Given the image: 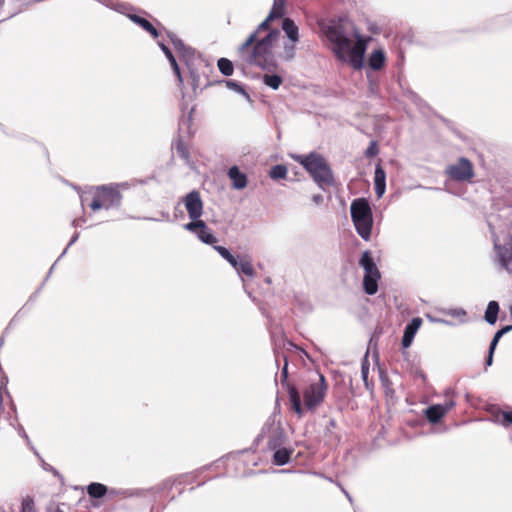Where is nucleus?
I'll list each match as a JSON object with an SVG mask.
<instances>
[{"label": "nucleus", "instance_id": "nucleus-1", "mask_svg": "<svg viewBox=\"0 0 512 512\" xmlns=\"http://www.w3.org/2000/svg\"><path fill=\"white\" fill-rule=\"evenodd\" d=\"M272 21L268 15L238 47V55L245 63L267 71L277 68L273 47L280 37V31L270 28Z\"/></svg>", "mask_w": 512, "mask_h": 512}, {"label": "nucleus", "instance_id": "nucleus-2", "mask_svg": "<svg viewBox=\"0 0 512 512\" xmlns=\"http://www.w3.org/2000/svg\"><path fill=\"white\" fill-rule=\"evenodd\" d=\"M321 33L332 44L335 57L344 63H349L354 69L363 67L364 48L355 46L347 31L346 17H332L317 21Z\"/></svg>", "mask_w": 512, "mask_h": 512}, {"label": "nucleus", "instance_id": "nucleus-3", "mask_svg": "<svg viewBox=\"0 0 512 512\" xmlns=\"http://www.w3.org/2000/svg\"><path fill=\"white\" fill-rule=\"evenodd\" d=\"M293 159L303 166L320 188L334 185L332 169L321 154L310 152L308 155H295Z\"/></svg>", "mask_w": 512, "mask_h": 512}, {"label": "nucleus", "instance_id": "nucleus-4", "mask_svg": "<svg viewBox=\"0 0 512 512\" xmlns=\"http://www.w3.org/2000/svg\"><path fill=\"white\" fill-rule=\"evenodd\" d=\"M350 214L356 232L363 240L368 241L373 227V214L369 201L364 197L354 199L350 205Z\"/></svg>", "mask_w": 512, "mask_h": 512}, {"label": "nucleus", "instance_id": "nucleus-5", "mask_svg": "<svg viewBox=\"0 0 512 512\" xmlns=\"http://www.w3.org/2000/svg\"><path fill=\"white\" fill-rule=\"evenodd\" d=\"M359 265L364 270L363 288L365 293L368 295L376 294L381 274L370 251L362 253Z\"/></svg>", "mask_w": 512, "mask_h": 512}, {"label": "nucleus", "instance_id": "nucleus-6", "mask_svg": "<svg viewBox=\"0 0 512 512\" xmlns=\"http://www.w3.org/2000/svg\"><path fill=\"white\" fill-rule=\"evenodd\" d=\"M264 438H267V449L270 451L284 446L287 442V436L283 428L275 422L273 417H269L265 422L260 434L255 438V444L258 445Z\"/></svg>", "mask_w": 512, "mask_h": 512}, {"label": "nucleus", "instance_id": "nucleus-7", "mask_svg": "<svg viewBox=\"0 0 512 512\" xmlns=\"http://www.w3.org/2000/svg\"><path fill=\"white\" fill-rule=\"evenodd\" d=\"M327 384L325 377L318 374L317 380H312L308 387L303 391V402L308 410H313L319 406L326 394Z\"/></svg>", "mask_w": 512, "mask_h": 512}, {"label": "nucleus", "instance_id": "nucleus-8", "mask_svg": "<svg viewBox=\"0 0 512 512\" xmlns=\"http://www.w3.org/2000/svg\"><path fill=\"white\" fill-rule=\"evenodd\" d=\"M284 359V365L281 370V381L283 387L286 389V392L289 396V401L291 403L292 409L297 413L299 416L303 413V407H302V401H301V394L299 390L291 383L287 381L288 378V359L285 355H283Z\"/></svg>", "mask_w": 512, "mask_h": 512}, {"label": "nucleus", "instance_id": "nucleus-9", "mask_svg": "<svg viewBox=\"0 0 512 512\" xmlns=\"http://www.w3.org/2000/svg\"><path fill=\"white\" fill-rule=\"evenodd\" d=\"M446 174L456 181H468L474 176L472 163L467 158L461 157L455 164L447 166Z\"/></svg>", "mask_w": 512, "mask_h": 512}, {"label": "nucleus", "instance_id": "nucleus-10", "mask_svg": "<svg viewBox=\"0 0 512 512\" xmlns=\"http://www.w3.org/2000/svg\"><path fill=\"white\" fill-rule=\"evenodd\" d=\"M184 206L191 219L190 222H198L201 221L200 217L203 214V201L201 199L200 193L197 190L190 191L184 197Z\"/></svg>", "mask_w": 512, "mask_h": 512}, {"label": "nucleus", "instance_id": "nucleus-11", "mask_svg": "<svg viewBox=\"0 0 512 512\" xmlns=\"http://www.w3.org/2000/svg\"><path fill=\"white\" fill-rule=\"evenodd\" d=\"M97 191L101 192V197L106 210L119 208L122 203V194L113 184L97 186Z\"/></svg>", "mask_w": 512, "mask_h": 512}, {"label": "nucleus", "instance_id": "nucleus-12", "mask_svg": "<svg viewBox=\"0 0 512 512\" xmlns=\"http://www.w3.org/2000/svg\"><path fill=\"white\" fill-rule=\"evenodd\" d=\"M184 229L196 234L197 238L204 244L214 246L217 242V238L203 220L188 222L184 225Z\"/></svg>", "mask_w": 512, "mask_h": 512}, {"label": "nucleus", "instance_id": "nucleus-13", "mask_svg": "<svg viewBox=\"0 0 512 512\" xmlns=\"http://www.w3.org/2000/svg\"><path fill=\"white\" fill-rule=\"evenodd\" d=\"M422 324V319L420 317H414L412 320L405 326L403 336L401 339V345L403 348H408L411 346L415 334Z\"/></svg>", "mask_w": 512, "mask_h": 512}, {"label": "nucleus", "instance_id": "nucleus-14", "mask_svg": "<svg viewBox=\"0 0 512 512\" xmlns=\"http://www.w3.org/2000/svg\"><path fill=\"white\" fill-rule=\"evenodd\" d=\"M227 175L231 180L232 187L236 190H242L247 186V175L242 172L238 166L233 165L228 169Z\"/></svg>", "mask_w": 512, "mask_h": 512}, {"label": "nucleus", "instance_id": "nucleus-15", "mask_svg": "<svg viewBox=\"0 0 512 512\" xmlns=\"http://www.w3.org/2000/svg\"><path fill=\"white\" fill-rule=\"evenodd\" d=\"M273 451L272 462L276 466H284L290 462L291 455L294 452V448L286 447L285 445L276 448Z\"/></svg>", "mask_w": 512, "mask_h": 512}, {"label": "nucleus", "instance_id": "nucleus-16", "mask_svg": "<svg viewBox=\"0 0 512 512\" xmlns=\"http://www.w3.org/2000/svg\"><path fill=\"white\" fill-rule=\"evenodd\" d=\"M374 188L379 198L383 196L386 190V172L380 164L375 166Z\"/></svg>", "mask_w": 512, "mask_h": 512}, {"label": "nucleus", "instance_id": "nucleus-17", "mask_svg": "<svg viewBox=\"0 0 512 512\" xmlns=\"http://www.w3.org/2000/svg\"><path fill=\"white\" fill-rule=\"evenodd\" d=\"M127 17L148 32L153 38L156 39L159 36L158 30L146 18L137 14H127Z\"/></svg>", "mask_w": 512, "mask_h": 512}, {"label": "nucleus", "instance_id": "nucleus-18", "mask_svg": "<svg viewBox=\"0 0 512 512\" xmlns=\"http://www.w3.org/2000/svg\"><path fill=\"white\" fill-rule=\"evenodd\" d=\"M445 416V409L442 408L441 404H433L426 408L425 417L432 423H438Z\"/></svg>", "mask_w": 512, "mask_h": 512}, {"label": "nucleus", "instance_id": "nucleus-19", "mask_svg": "<svg viewBox=\"0 0 512 512\" xmlns=\"http://www.w3.org/2000/svg\"><path fill=\"white\" fill-rule=\"evenodd\" d=\"M282 29L285 32L286 36L292 42H297L299 40V29L295 24L294 20L291 18H284L282 21Z\"/></svg>", "mask_w": 512, "mask_h": 512}, {"label": "nucleus", "instance_id": "nucleus-20", "mask_svg": "<svg viewBox=\"0 0 512 512\" xmlns=\"http://www.w3.org/2000/svg\"><path fill=\"white\" fill-rule=\"evenodd\" d=\"M385 53L381 49L374 50L369 59H368V65L371 69L378 71L380 70L384 64H385Z\"/></svg>", "mask_w": 512, "mask_h": 512}, {"label": "nucleus", "instance_id": "nucleus-21", "mask_svg": "<svg viewBox=\"0 0 512 512\" xmlns=\"http://www.w3.org/2000/svg\"><path fill=\"white\" fill-rule=\"evenodd\" d=\"M499 311H500L499 303L495 300L490 301L485 310V314H484L485 321L490 325H494L498 319Z\"/></svg>", "mask_w": 512, "mask_h": 512}, {"label": "nucleus", "instance_id": "nucleus-22", "mask_svg": "<svg viewBox=\"0 0 512 512\" xmlns=\"http://www.w3.org/2000/svg\"><path fill=\"white\" fill-rule=\"evenodd\" d=\"M172 149L175 150L177 155L183 159L185 162H189L190 160V153L187 144L182 140L181 136H178L173 142H172Z\"/></svg>", "mask_w": 512, "mask_h": 512}, {"label": "nucleus", "instance_id": "nucleus-23", "mask_svg": "<svg viewBox=\"0 0 512 512\" xmlns=\"http://www.w3.org/2000/svg\"><path fill=\"white\" fill-rule=\"evenodd\" d=\"M87 494L94 499H100L103 498L107 492L108 488L106 485L98 482H92L90 483L87 488Z\"/></svg>", "mask_w": 512, "mask_h": 512}, {"label": "nucleus", "instance_id": "nucleus-24", "mask_svg": "<svg viewBox=\"0 0 512 512\" xmlns=\"http://www.w3.org/2000/svg\"><path fill=\"white\" fill-rule=\"evenodd\" d=\"M156 488L149 489L134 488V489H119L118 494L123 498L130 497H145L148 493H155Z\"/></svg>", "mask_w": 512, "mask_h": 512}, {"label": "nucleus", "instance_id": "nucleus-25", "mask_svg": "<svg viewBox=\"0 0 512 512\" xmlns=\"http://www.w3.org/2000/svg\"><path fill=\"white\" fill-rule=\"evenodd\" d=\"M214 250L219 253V255L225 259L234 269H237L238 266V258L235 257L226 247L214 245Z\"/></svg>", "mask_w": 512, "mask_h": 512}, {"label": "nucleus", "instance_id": "nucleus-26", "mask_svg": "<svg viewBox=\"0 0 512 512\" xmlns=\"http://www.w3.org/2000/svg\"><path fill=\"white\" fill-rule=\"evenodd\" d=\"M238 274H243L247 277H254L255 276V270L253 268V265L251 262L247 259H241L238 261L237 269H235Z\"/></svg>", "mask_w": 512, "mask_h": 512}, {"label": "nucleus", "instance_id": "nucleus-27", "mask_svg": "<svg viewBox=\"0 0 512 512\" xmlns=\"http://www.w3.org/2000/svg\"><path fill=\"white\" fill-rule=\"evenodd\" d=\"M218 83H225L226 87L238 94L243 95L247 100H250V95L246 92L242 84L235 80H221Z\"/></svg>", "mask_w": 512, "mask_h": 512}, {"label": "nucleus", "instance_id": "nucleus-28", "mask_svg": "<svg viewBox=\"0 0 512 512\" xmlns=\"http://www.w3.org/2000/svg\"><path fill=\"white\" fill-rule=\"evenodd\" d=\"M282 81V77L277 74H265L263 76V83L273 90H277L282 84Z\"/></svg>", "mask_w": 512, "mask_h": 512}, {"label": "nucleus", "instance_id": "nucleus-29", "mask_svg": "<svg viewBox=\"0 0 512 512\" xmlns=\"http://www.w3.org/2000/svg\"><path fill=\"white\" fill-rule=\"evenodd\" d=\"M218 69L224 76H231L234 72V65L232 61L227 58H220L218 60Z\"/></svg>", "mask_w": 512, "mask_h": 512}, {"label": "nucleus", "instance_id": "nucleus-30", "mask_svg": "<svg viewBox=\"0 0 512 512\" xmlns=\"http://www.w3.org/2000/svg\"><path fill=\"white\" fill-rule=\"evenodd\" d=\"M287 175V167L282 164L272 166L269 171V176L273 180L284 179Z\"/></svg>", "mask_w": 512, "mask_h": 512}, {"label": "nucleus", "instance_id": "nucleus-31", "mask_svg": "<svg viewBox=\"0 0 512 512\" xmlns=\"http://www.w3.org/2000/svg\"><path fill=\"white\" fill-rule=\"evenodd\" d=\"M269 19H279L284 15V3L282 0H274L271 11L269 12Z\"/></svg>", "mask_w": 512, "mask_h": 512}, {"label": "nucleus", "instance_id": "nucleus-32", "mask_svg": "<svg viewBox=\"0 0 512 512\" xmlns=\"http://www.w3.org/2000/svg\"><path fill=\"white\" fill-rule=\"evenodd\" d=\"M400 88L403 91V95L407 97L409 100H411L416 105H420L422 102V99L420 96L414 92L409 86L404 85L401 81L399 82Z\"/></svg>", "mask_w": 512, "mask_h": 512}, {"label": "nucleus", "instance_id": "nucleus-33", "mask_svg": "<svg viewBox=\"0 0 512 512\" xmlns=\"http://www.w3.org/2000/svg\"><path fill=\"white\" fill-rule=\"evenodd\" d=\"M496 422L500 423L503 427H509L512 425V412L511 411H499L495 414Z\"/></svg>", "mask_w": 512, "mask_h": 512}, {"label": "nucleus", "instance_id": "nucleus-34", "mask_svg": "<svg viewBox=\"0 0 512 512\" xmlns=\"http://www.w3.org/2000/svg\"><path fill=\"white\" fill-rule=\"evenodd\" d=\"M511 330H512V325H506V326H503L502 328H500L494 334L489 346L496 348L498 345V342L500 341V339H502V336H504L506 333L510 332Z\"/></svg>", "mask_w": 512, "mask_h": 512}, {"label": "nucleus", "instance_id": "nucleus-35", "mask_svg": "<svg viewBox=\"0 0 512 512\" xmlns=\"http://www.w3.org/2000/svg\"><path fill=\"white\" fill-rule=\"evenodd\" d=\"M195 50L187 45H185V49L178 52L179 57L182 61L185 62L187 67H191L190 62L194 57Z\"/></svg>", "mask_w": 512, "mask_h": 512}, {"label": "nucleus", "instance_id": "nucleus-36", "mask_svg": "<svg viewBox=\"0 0 512 512\" xmlns=\"http://www.w3.org/2000/svg\"><path fill=\"white\" fill-rule=\"evenodd\" d=\"M20 512H37L34 499L31 496L22 499Z\"/></svg>", "mask_w": 512, "mask_h": 512}, {"label": "nucleus", "instance_id": "nucleus-37", "mask_svg": "<svg viewBox=\"0 0 512 512\" xmlns=\"http://www.w3.org/2000/svg\"><path fill=\"white\" fill-rule=\"evenodd\" d=\"M158 46L162 50V52L165 54L167 60L169 61L170 65H174L177 63L176 58L174 57L172 51L169 49L167 45H165L163 42H158Z\"/></svg>", "mask_w": 512, "mask_h": 512}, {"label": "nucleus", "instance_id": "nucleus-38", "mask_svg": "<svg viewBox=\"0 0 512 512\" xmlns=\"http://www.w3.org/2000/svg\"><path fill=\"white\" fill-rule=\"evenodd\" d=\"M189 69V74H190V78H191V85H192V88L194 91H196L198 88H200L201 86V82H200V76L199 74L194 70L192 69L191 67L188 68Z\"/></svg>", "mask_w": 512, "mask_h": 512}, {"label": "nucleus", "instance_id": "nucleus-39", "mask_svg": "<svg viewBox=\"0 0 512 512\" xmlns=\"http://www.w3.org/2000/svg\"><path fill=\"white\" fill-rule=\"evenodd\" d=\"M168 37L170 38L177 53L180 52L181 50L185 49L184 42L181 39H179L176 35H174L172 33H168Z\"/></svg>", "mask_w": 512, "mask_h": 512}, {"label": "nucleus", "instance_id": "nucleus-40", "mask_svg": "<svg viewBox=\"0 0 512 512\" xmlns=\"http://www.w3.org/2000/svg\"><path fill=\"white\" fill-rule=\"evenodd\" d=\"M367 355H368V351L366 352V355L362 361V364H361V376L365 382L366 385H368L367 383V377H368V373H369V363H368V360H367Z\"/></svg>", "mask_w": 512, "mask_h": 512}, {"label": "nucleus", "instance_id": "nucleus-41", "mask_svg": "<svg viewBox=\"0 0 512 512\" xmlns=\"http://www.w3.org/2000/svg\"><path fill=\"white\" fill-rule=\"evenodd\" d=\"M0 375H1V380H0V406H1L3 393L8 394V391H7L8 377L4 373H2Z\"/></svg>", "mask_w": 512, "mask_h": 512}, {"label": "nucleus", "instance_id": "nucleus-42", "mask_svg": "<svg viewBox=\"0 0 512 512\" xmlns=\"http://www.w3.org/2000/svg\"><path fill=\"white\" fill-rule=\"evenodd\" d=\"M378 152H379V150H378L377 142L371 141L365 151V156L366 157H374L378 154Z\"/></svg>", "mask_w": 512, "mask_h": 512}, {"label": "nucleus", "instance_id": "nucleus-43", "mask_svg": "<svg viewBox=\"0 0 512 512\" xmlns=\"http://www.w3.org/2000/svg\"><path fill=\"white\" fill-rule=\"evenodd\" d=\"M447 315L452 317H465L467 315L466 311L463 308H455L449 309L445 312Z\"/></svg>", "mask_w": 512, "mask_h": 512}, {"label": "nucleus", "instance_id": "nucleus-44", "mask_svg": "<svg viewBox=\"0 0 512 512\" xmlns=\"http://www.w3.org/2000/svg\"><path fill=\"white\" fill-rule=\"evenodd\" d=\"M294 51H295V47L293 44H286L284 46V54H285V58L287 60H291L294 58Z\"/></svg>", "mask_w": 512, "mask_h": 512}, {"label": "nucleus", "instance_id": "nucleus-45", "mask_svg": "<svg viewBox=\"0 0 512 512\" xmlns=\"http://www.w3.org/2000/svg\"><path fill=\"white\" fill-rule=\"evenodd\" d=\"M90 208L94 211L104 208L103 200H100L99 197H94L90 204Z\"/></svg>", "mask_w": 512, "mask_h": 512}, {"label": "nucleus", "instance_id": "nucleus-46", "mask_svg": "<svg viewBox=\"0 0 512 512\" xmlns=\"http://www.w3.org/2000/svg\"><path fill=\"white\" fill-rule=\"evenodd\" d=\"M495 349L496 348H493L491 346H489L488 348V354H487V357L485 359V366L486 367H489L492 365L493 363V356H494V352H495Z\"/></svg>", "mask_w": 512, "mask_h": 512}, {"label": "nucleus", "instance_id": "nucleus-47", "mask_svg": "<svg viewBox=\"0 0 512 512\" xmlns=\"http://www.w3.org/2000/svg\"><path fill=\"white\" fill-rule=\"evenodd\" d=\"M171 68H172L175 76L177 77L179 84L182 85L183 84V77H182V74H181L180 67H179L178 63H175L174 65H172Z\"/></svg>", "mask_w": 512, "mask_h": 512}, {"label": "nucleus", "instance_id": "nucleus-48", "mask_svg": "<svg viewBox=\"0 0 512 512\" xmlns=\"http://www.w3.org/2000/svg\"><path fill=\"white\" fill-rule=\"evenodd\" d=\"M78 238H79V234H78L77 232H75V233L73 234V236L71 237V239H70V241H69L68 245H67V246H66V248L64 249V251H63V252L61 253V255L58 257V260H59L60 258H62V257L66 254V252H67L68 248H69L71 245H73V244L78 240Z\"/></svg>", "mask_w": 512, "mask_h": 512}, {"label": "nucleus", "instance_id": "nucleus-49", "mask_svg": "<svg viewBox=\"0 0 512 512\" xmlns=\"http://www.w3.org/2000/svg\"><path fill=\"white\" fill-rule=\"evenodd\" d=\"M17 431H18L19 436L24 438L28 443L30 442L29 436L27 435V433L24 430L22 425L18 424Z\"/></svg>", "mask_w": 512, "mask_h": 512}, {"label": "nucleus", "instance_id": "nucleus-50", "mask_svg": "<svg viewBox=\"0 0 512 512\" xmlns=\"http://www.w3.org/2000/svg\"><path fill=\"white\" fill-rule=\"evenodd\" d=\"M456 405L454 400H448L444 404H441L442 408L445 409V414Z\"/></svg>", "mask_w": 512, "mask_h": 512}, {"label": "nucleus", "instance_id": "nucleus-51", "mask_svg": "<svg viewBox=\"0 0 512 512\" xmlns=\"http://www.w3.org/2000/svg\"><path fill=\"white\" fill-rule=\"evenodd\" d=\"M42 466H43L44 470L53 473V475H55V476H60L59 472L53 466H51V465H49V464H47L45 462H43Z\"/></svg>", "mask_w": 512, "mask_h": 512}, {"label": "nucleus", "instance_id": "nucleus-52", "mask_svg": "<svg viewBox=\"0 0 512 512\" xmlns=\"http://www.w3.org/2000/svg\"><path fill=\"white\" fill-rule=\"evenodd\" d=\"M115 187H117V190L121 189H128L130 187V184L128 182H121V183H112Z\"/></svg>", "mask_w": 512, "mask_h": 512}, {"label": "nucleus", "instance_id": "nucleus-53", "mask_svg": "<svg viewBox=\"0 0 512 512\" xmlns=\"http://www.w3.org/2000/svg\"><path fill=\"white\" fill-rule=\"evenodd\" d=\"M323 196L321 194H316V195H313L312 196V201L315 203V204H321L323 202Z\"/></svg>", "mask_w": 512, "mask_h": 512}, {"label": "nucleus", "instance_id": "nucleus-54", "mask_svg": "<svg viewBox=\"0 0 512 512\" xmlns=\"http://www.w3.org/2000/svg\"><path fill=\"white\" fill-rule=\"evenodd\" d=\"M429 319L433 322H436V323H442V324H446V325H451L452 323L448 320H445V319H440V318H431L429 317Z\"/></svg>", "mask_w": 512, "mask_h": 512}, {"label": "nucleus", "instance_id": "nucleus-55", "mask_svg": "<svg viewBox=\"0 0 512 512\" xmlns=\"http://www.w3.org/2000/svg\"><path fill=\"white\" fill-rule=\"evenodd\" d=\"M191 122H192V117H191V115H189L187 118L183 119V121H182V123L180 125L181 126L182 125H187L189 127Z\"/></svg>", "mask_w": 512, "mask_h": 512}, {"label": "nucleus", "instance_id": "nucleus-56", "mask_svg": "<svg viewBox=\"0 0 512 512\" xmlns=\"http://www.w3.org/2000/svg\"><path fill=\"white\" fill-rule=\"evenodd\" d=\"M56 261H58V259H57ZM56 263H57V262H55V263L51 266V268L49 269L48 274H47V276H46V278H45V281H47V279L51 276V274H52V272H53V269H54V267H55Z\"/></svg>", "mask_w": 512, "mask_h": 512}, {"label": "nucleus", "instance_id": "nucleus-57", "mask_svg": "<svg viewBox=\"0 0 512 512\" xmlns=\"http://www.w3.org/2000/svg\"><path fill=\"white\" fill-rule=\"evenodd\" d=\"M416 375L421 378L422 380H425L426 379V375L423 371H417L416 372Z\"/></svg>", "mask_w": 512, "mask_h": 512}, {"label": "nucleus", "instance_id": "nucleus-58", "mask_svg": "<svg viewBox=\"0 0 512 512\" xmlns=\"http://www.w3.org/2000/svg\"><path fill=\"white\" fill-rule=\"evenodd\" d=\"M343 493L345 494V496L347 497V499L349 500L350 503H352V497L350 496V494L344 489V488H341Z\"/></svg>", "mask_w": 512, "mask_h": 512}, {"label": "nucleus", "instance_id": "nucleus-59", "mask_svg": "<svg viewBox=\"0 0 512 512\" xmlns=\"http://www.w3.org/2000/svg\"><path fill=\"white\" fill-rule=\"evenodd\" d=\"M329 425H330L331 427H335V425H336L335 420L331 419V420L329 421Z\"/></svg>", "mask_w": 512, "mask_h": 512}, {"label": "nucleus", "instance_id": "nucleus-60", "mask_svg": "<svg viewBox=\"0 0 512 512\" xmlns=\"http://www.w3.org/2000/svg\"><path fill=\"white\" fill-rule=\"evenodd\" d=\"M118 491H119V490H112V491H111V494L116 495V496H120V495L118 494Z\"/></svg>", "mask_w": 512, "mask_h": 512}, {"label": "nucleus", "instance_id": "nucleus-61", "mask_svg": "<svg viewBox=\"0 0 512 512\" xmlns=\"http://www.w3.org/2000/svg\"><path fill=\"white\" fill-rule=\"evenodd\" d=\"M370 91H371V93H374V91H375V87L373 84L370 85Z\"/></svg>", "mask_w": 512, "mask_h": 512}, {"label": "nucleus", "instance_id": "nucleus-62", "mask_svg": "<svg viewBox=\"0 0 512 512\" xmlns=\"http://www.w3.org/2000/svg\"><path fill=\"white\" fill-rule=\"evenodd\" d=\"M163 217H165L166 219H169V213H162Z\"/></svg>", "mask_w": 512, "mask_h": 512}, {"label": "nucleus", "instance_id": "nucleus-63", "mask_svg": "<svg viewBox=\"0 0 512 512\" xmlns=\"http://www.w3.org/2000/svg\"><path fill=\"white\" fill-rule=\"evenodd\" d=\"M265 282L270 284L271 283V279L268 277V278L265 279Z\"/></svg>", "mask_w": 512, "mask_h": 512}, {"label": "nucleus", "instance_id": "nucleus-64", "mask_svg": "<svg viewBox=\"0 0 512 512\" xmlns=\"http://www.w3.org/2000/svg\"><path fill=\"white\" fill-rule=\"evenodd\" d=\"M56 512H64V511L58 508V509L56 510Z\"/></svg>", "mask_w": 512, "mask_h": 512}]
</instances>
